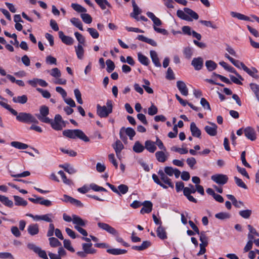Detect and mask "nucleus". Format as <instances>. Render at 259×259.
Wrapping results in <instances>:
<instances>
[{"mask_svg": "<svg viewBox=\"0 0 259 259\" xmlns=\"http://www.w3.org/2000/svg\"><path fill=\"white\" fill-rule=\"evenodd\" d=\"M87 30L93 38H97L99 37V34L96 29L93 28H88Z\"/></svg>", "mask_w": 259, "mask_h": 259, "instance_id": "0e129e2a", "label": "nucleus"}, {"mask_svg": "<svg viewBox=\"0 0 259 259\" xmlns=\"http://www.w3.org/2000/svg\"><path fill=\"white\" fill-rule=\"evenodd\" d=\"M177 87L182 95L185 96L188 95V89L184 81L181 80L178 81L177 82Z\"/></svg>", "mask_w": 259, "mask_h": 259, "instance_id": "f3484780", "label": "nucleus"}, {"mask_svg": "<svg viewBox=\"0 0 259 259\" xmlns=\"http://www.w3.org/2000/svg\"><path fill=\"white\" fill-rule=\"evenodd\" d=\"M0 105L9 110L11 114L16 116L17 120L25 123H38L37 119L31 114L27 112H21L18 113L15 110L12 108L8 104L0 101Z\"/></svg>", "mask_w": 259, "mask_h": 259, "instance_id": "f257e3e1", "label": "nucleus"}, {"mask_svg": "<svg viewBox=\"0 0 259 259\" xmlns=\"http://www.w3.org/2000/svg\"><path fill=\"white\" fill-rule=\"evenodd\" d=\"M13 197L15 205L18 206H26L27 204V202L23 198L15 195Z\"/></svg>", "mask_w": 259, "mask_h": 259, "instance_id": "4c0bfd02", "label": "nucleus"}, {"mask_svg": "<svg viewBox=\"0 0 259 259\" xmlns=\"http://www.w3.org/2000/svg\"><path fill=\"white\" fill-rule=\"evenodd\" d=\"M171 150L173 151L178 152L181 154H185L187 153L188 152L187 148H181L176 146L171 147Z\"/></svg>", "mask_w": 259, "mask_h": 259, "instance_id": "338daca9", "label": "nucleus"}, {"mask_svg": "<svg viewBox=\"0 0 259 259\" xmlns=\"http://www.w3.org/2000/svg\"><path fill=\"white\" fill-rule=\"evenodd\" d=\"M158 112V109L156 106L153 104L148 108V113L150 115H154Z\"/></svg>", "mask_w": 259, "mask_h": 259, "instance_id": "774afa93", "label": "nucleus"}, {"mask_svg": "<svg viewBox=\"0 0 259 259\" xmlns=\"http://www.w3.org/2000/svg\"><path fill=\"white\" fill-rule=\"evenodd\" d=\"M250 87L259 102V85L251 83L250 84Z\"/></svg>", "mask_w": 259, "mask_h": 259, "instance_id": "de8ad7c7", "label": "nucleus"}, {"mask_svg": "<svg viewBox=\"0 0 259 259\" xmlns=\"http://www.w3.org/2000/svg\"><path fill=\"white\" fill-rule=\"evenodd\" d=\"M231 15L232 17L236 18L241 20L250 21L249 17L239 13L231 12Z\"/></svg>", "mask_w": 259, "mask_h": 259, "instance_id": "72a5a7b5", "label": "nucleus"}, {"mask_svg": "<svg viewBox=\"0 0 259 259\" xmlns=\"http://www.w3.org/2000/svg\"><path fill=\"white\" fill-rule=\"evenodd\" d=\"M102 10H105L106 6L108 8H112L110 4L107 0H95Z\"/></svg>", "mask_w": 259, "mask_h": 259, "instance_id": "c9c22d12", "label": "nucleus"}, {"mask_svg": "<svg viewBox=\"0 0 259 259\" xmlns=\"http://www.w3.org/2000/svg\"><path fill=\"white\" fill-rule=\"evenodd\" d=\"M147 16L152 20L154 23L153 29L157 33L162 34L163 35H167V31L163 28H158L157 26H160L162 25V21L155 15L151 12H148L146 13Z\"/></svg>", "mask_w": 259, "mask_h": 259, "instance_id": "39448f33", "label": "nucleus"}, {"mask_svg": "<svg viewBox=\"0 0 259 259\" xmlns=\"http://www.w3.org/2000/svg\"><path fill=\"white\" fill-rule=\"evenodd\" d=\"M211 179L218 184L223 185L227 183L228 177L223 174H217L211 176Z\"/></svg>", "mask_w": 259, "mask_h": 259, "instance_id": "0eeeda50", "label": "nucleus"}, {"mask_svg": "<svg viewBox=\"0 0 259 259\" xmlns=\"http://www.w3.org/2000/svg\"><path fill=\"white\" fill-rule=\"evenodd\" d=\"M138 58L139 62L143 65L147 66L149 64L148 58L141 53L138 54Z\"/></svg>", "mask_w": 259, "mask_h": 259, "instance_id": "ea45409f", "label": "nucleus"}, {"mask_svg": "<svg viewBox=\"0 0 259 259\" xmlns=\"http://www.w3.org/2000/svg\"><path fill=\"white\" fill-rule=\"evenodd\" d=\"M63 244L64 247L67 250L72 252H74L75 251L74 249L71 246V242L69 240L64 239L63 241Z\"/></svg>", "mask_w": 259, "mask_h": 259, "instance_id": "bf43d9fd", "label": "nucleus"}, {"mask_svg": "<svg viewBox=\"0 0 259 259\" xmlns=\"http://www.w3.org/2000/svg\"><path fill=\"white\" fill-rule=\"evenodd\" d=\"M71 7L78 13H85L87 11L85 8L78 4L72 3L71 4Z\"/></svg>", "mask_w": 259, "mask_h": 259, "instance_id": "a19ab883", "label": "nucleus"}, {"mask_svg": "<svg viewBox=\"0 0 259 259\" xmlns=\"http://www.w3.org/2000/svg\"><path fill=\"white\" fill-rule=\"evenodd\" d=\"M80 17H81L82 21L87 24H90L92 22V18L88 14H87V13L81 14Z\"/></svg>", "mask_w": 259, "mask_h": 259, "instance_id": "6e6d98bb", "label": "nucleus"}, {"mask_svg": "<svg viewBox=\"0 0 259 259\" xmlns=\"http://www.w3.org/2000/svg\"><path fill=\"white\" fill-rule=\"evenodd\" d=\"M200 240L201 242L200 244H204V245H208V238L206 236L205 233L204 232H202L200 233Z\"/></svg>", "mask_w": 259, "mask_h": 259, "instance_id": "69168bd1", "label": "nucleus"}, {"mask_svg": "<svg viewBox=\"0 0 259 259\" xmlns=\"http://www.w3.org/2000/svg\"><path fill=\"white\" fill-rule=\"evenodd\" d=\"M28 233L31 236L37 235L39 232V226L37 224L29 225L27 228Z\"/></svg>", "mask_w": 259, "mask_h": 259, "instance_id": "412c9836", "label": "nucleus"}, {"mask_svg": "<svg viewBox=\"0 0 259 259\" xmlns=\"http://www.w3.org/2000/svg\"><path fill=\"white\" fill-rule=\"evenodd\" d=\"M215 217L219 220H224L229 219L231 215L227 212H221L215 214Z\"/></svg>", "mask_w": 259, "mask_h": 259, "instance_id": "8fccbe9b", "label": "nucleus"}, {"mask_svg": "<svg viewBox=\"0 0 259 259\" xmlns=\"http://www.w3.org/2000/svg\"><path fill=\"white\" fill-rule=\"evenodd\" d=\"M64 136L67 138L75 139H79L85 142H89L90 139L86 135L80 130H66L63 132Z\"/></svg>", "mask_w": 259, "mask_h": 259, "instance_id": "7ed1b4c3", "label": "nucleus"}, {"mask_svg": "<svg viewBox=\"0 0 259 259\" xmlns=\"http://www.w3.org/2000/svg\"><path fill=\"white\" fill-rule=\"evenodd\" d=\"M48 71L50 72L51 76L56 78L60 77L61 75V73L58 68H53L51 71Z\"/></svg>", "mask_w": 259, "mask_h": 259, "instance_id": "13d9d810", "label": "nucleus"}, {"mask_svg": "<svg viewBox=\"0 0 259 259\" xmlns=\"http://www.w3.org/2000/svg\"><path fill=\"white\" fill-rule=\"evenodd\" d=\"M74 93L77 102L80 104H82L83 101L81 98V94L80 91L78 89H76L74 91Z\"/></svg>", "mask_w": 259, "mask_h": 259, "instance_id": "052dcab7", "label": "nucleus"}, {"mask_svg": "<svg viewBox=\"0 0 259 259\" xmlns=\"http://www.w3.org/2000/svg\"><path fill=\"white\" fill-rule=\"evenodd\" d=\"M106 63L107 65V71L109 73H110L113 71L115 68V65L114 62L112 60L108 59L106 60Z\"/></svg>", "mask_w": 259, "mask_h": 259, "instance_id": "4d7b16f0", "label": "nucleus"}, {"mask_svg": "<svg viewBox=\"0 0 259 259\" xmlns=\"http://www.w3.org/2000/svg\"><path fill=\"white\" fill-rule=\"evenodd\" d=\"M150 57L152 59L153 63L156 67H161V63L159 61L158 55L156 51H150Z\"/></svg>", "mask_w": 259, "mask_h": 259, "instance_id": "bb28decb", "label": "nucleus"}, {"mask_svg": "<svg viewBox=\"0 0 259 259\" xmlns=\"http://www.w3.org/2000/svg\"><path fill=\"white\" fill-rule=\"evenodd\" d=\"M11 145L18 149H26L28 147V145L17 141L12 142Z\"/></svg>", "mask_w": 259, "mask_h": 259, "instance_id": "58836bf2", "label": "nucleus"}, {"mask_svg": "<svg viewBox=\"0 0 259 259\" xmlns=\"http://www.w3.org/2000/svg\"><path fill=\"white\" fill-rule=\"evenodd\" d=\"M138 40L145 42L153 47H156L157 42L153 39L145 37L143 35H139L137 38Z\"/></svg>", "mask_w": 259, "mask_h": 259, "instance_id": "a878e982", "label": "nucleus"}, {"mask_svg": "<svg viewBox=\"0 0 259 259\" xmlns=\"http://www.w3.org/2000/svg\"><path fill=\"white\" fill-rule=\"evenodd\" d=\"M113 105L111 100H108L106 106H101L98 104L97 106V113L101 118L108 116L112 112Z\"/></svg>", "mask_w": 259, "mask_h": 259, "instance_id": "20e7f679", "label": "nucleus"}, {"mask_svg": "<svg viewBox=\"0 0 259 259\" xmlns=\"http://www.w3.org/2000/svg\"><path fill=\"white\" fill-rule=\"evenodd\" d=\"M118 191L119 192V194H125L126 193L128 190V187L127 186L124 184H121L118 186Z\"/></svg>", "mask_w": 259, "mask_h": 259, "instance_id": "680f3d73", "label": "nucleus"}, {"mask_svg": "<svg viewBox=\"0 0 259 259\" xmlns=\"http://www.w3.org/2000/svg\"><path fill=\"white\" fill-rule=\"evenodd\" d=\"M49 114V108L45 105L40 106L39 108V113L36 114V117L41 122L46 123H49L51 125L52 127L56 131H60L63 127L61 123L56 121H53L51 119L48 117Z\"/></svg>", "mask_w": 259, "mask_h": 259, "instance_id": "f03ea898", "label": "nucleus"}, {"mask_svg": "<svg viewBox=\"0 0 259 259\" xmlns=\"http://www.w3.org/2000/svg\"><path fill=\"white\" fill-rule=\"evenodd\" d=\"M107 252L110 254L113 255H119L125 254L127 252V250L118 248L108 249Z\"/></svg>", "mask_w": 259, "mask_h": 259, "instance_id": "c756f323", "label": "nucleus"}, {"mask_svg": "<svg viewBox=\"0 0 259 259\" xmlns=\"http://www.w3.org/2000/svg\"><path fill=\"white\" fill-rule=\"evenodd\" d=\"M184 10L187 15L191 19L193 18L195 20H197L198 19V15L192 9L188 8H184Z\"/></svg>", "mask_w": 259, "mask_h": 259, "instance_id": "473e14b6", "label": "nucleus"}, {"mask_svg": "<svg viewBox=\"0 0 259 259\" xmlns=\"http://www.w3.org/2000/svg\"><path fill=\"white\" fill-rule=\"evenodd\" d=\"M59 37L62 41L67 45H72L73 43L74 40L73 38L65 35L62 31L59 32Z\"/></svg>", "mask_w": 259, "mask_h": 259, "instance_id": "dca6fc26", "label": "nucleus"}, {"mask_svg": "<svg viewBox=\"0 0 259 259\" xmlns=\"http://www.w3.org/2000/svg\"><path fill=\"white\" fill-rule=\"evenodd\" d=\"M243 70L255 79H257L259 78V76L257 74L258 71L255 68L252 67L251 69H249L245 66H244Z\"/></svg>", "mask_w": 259, "mask_h": 259, "instance_id": "393cba45", "label": "nucleus"}, {"mask_svg": "<svg viewBox=\"0 0 259 259\" xmlns=\"http://www.w3.org/2000/svg\"><path fill=\"white\" fill-rule=\"evenodd\" d=\"M70 22L74 26L77 27L79 30L81 31L83 30L82 23L78 18H72L70 19Z\"/></svg>", "mask_w": 259, "mask_h": 259, "instance_id": "79ce46f5", "label": "nucleus"}, {"mask_svg": "<svg viewBox=\"0 0 259 259\" xmlns=\"http://www.w3.org/2000/svg\"><path fill=\"white\" fill-rule=\"evenodd\" d=\"M190 131L192 135L194 137L198 138H200L201 132V131L198 128L194 122H192L190 124Z\"/></svg>", "mask_w": 259, "mask_h": 259, "instance_id": "4be33fe9", "label": "nucleus"}, {"mask_svg": "<svg viewBox=\"0 0 259 259\" xmlns=\"http://www.w3.org/2000/svg\"><path fill=\"white\" fill-rule=\"evenodd\" d=\"M145 148L150 153H154L157 148L155 145V143L151 140H147L145 142Z\"/></svg>", "mask_w": 259, "mask_h": 259, "instance_id": "aec40b11", "label": "nucleus"}, {"mask_svg": "<svg viewBox=\"0 0 259 259\" xmlns=\"http://www.w3.org/2000/svg\"><path fill=\"white\" fill-rule=\"evenodd\" d=\"M132 6L133 7V13L130 14L131 17L135 18L137 21L139 20V18L138 17V15L141 14L142 11L139 9L138 6L137 5L135 1L134 0H132Z\"/></svg>", "mask_w": 259, "mask_h": 259, "instance_id": "6ab92c4d", "label": "nucleus"}, {"mask_svg": "<svg viewBox=\"0 0 259 259\" xmlns=\"http://www.w3.org/2000/svg\"><path fill=\"white\" fill-rule=\"evenodd\" d=\"M97 225L100 229L113 235L116 236L118 234V231L106 223L99 222Z\"/></svg>", "mask_w": 259, "mask_h": 259, "instance_id": "1a4fd4ad", "label": "nucleus"}, {"mask_svg": "<svg viewBox=\"0 0 259 259\" xmlns=\"http://www.w3.org/2000/svg\"><path fill=\"white\" fill-rule=\"evenodd\" d=\"M177 15L181 19L188 21H192V19L187 15L184 10H178L177 12Z\"/></svg>", "mask_w": 259, "mask_h": 259, "instance_id": "f704fd0d", "label": "nucleus"}, {"mask_svg": "<svg viewBox=\"0 0 259 259\" xmlns=\"http://www.w3.org/2000/svg\"><path fill=\"white\" fill-rule=\"evenodd\" d=\"M155 157L157 161L160 162H164L167 159V157L163 151L156 152Z\"/></svg>", "mask_w": 259, "mask_h": 259, "instance_id": "7c9ffc66", "label": "nucleus"}, {"mask_svg": "<svg viewBox=\"0 0 259 259\" xmlns=\"http://www.w3.org/2000/svg\"><path fill=\"white\" fill-rule=\"evenodd\" d=\"M113 147L115 150L117 156H118L121 150L123 149L124 146L121 142L120 140H116L115 144L113 145Z\"/></svg>", "mask_w": 259, "mask_h": 259, "instance_id": "cd10ccee", "label": "nucleus"}, {"mask_svg": "<svg viewBox=\"0 0 259 259\" xmlns=\"http://www.w3.org/2000/svg\"><path fill=\"white\" fill-rule=\"evenodd\" d=\"M227 198L232 201L233 204L236 207L239 208L243 205L242 201H238L236 198L232 195L228 194L227 195Z\"/></svg>", "mask_w": 259, "mask_h": 259, "instance_id": "e433bc0d", "label": "nucleus"}, {"mask_svg": "<svg viewBox=\"0 0 259 259\" xmlns=\"http://www.w3.org/2000/svg\"><path fill=\"white\" fill-rule=\"evenodd\" d=\"M142 205H143V207L140 210V212L142 214L145 213H149L152 211L153 204L151 201H145Z\"/></svg>", "mask_w": 259, "mask_h": 259, "instance_id": "a211bd4d", "label": "nucleus"}, {"mask_svg": "<svg viewBox=\"0 0 259 259\" xmlns=\"http://www.w3.org/2000/svg\"><path fill=\"white\" fill-rule=\"evenodd\" d=\"M133 149L135 152L141 153L143 151L145 147L139 141H137L135 142Z\"/></svg>", "mask_w": 259, "mask_h": 259, "instance_id": "a18cd8bd", "label": "nucleus"}, {"mask_svg": "<svg viewBox=\"0 0 259 259\" xmlns=\"http://www.w3.org/2000/svg\"><path fill=\"white\" fill-rule=\"evenodd\" d=\"M245 136L251 141L256 139V133L254 130L251 127L248 126L244 130Z\"/></svg>", "mask_w": 259, "mask_h": 259, "instance_id": "ddd939ff", "label": "nucleus"}, {"mask_svg": "<svg viewBox=\"0 0 259 259\" xmlns=\"http://www.w3.org/2000/svg\"><path fill=\"white\" fill-rule=\"evenodd\" d=\"M182 31L185 34L188 35H192L193 37L196 38L197 40H200L201 39V35L200 34L197 33L194 30H191L190 26H184L182 27Z\"/></svg>", "mask_w": 259, "mask_h": 259, "instance_id": "9d476101", "label": "nucleus"}, {"mask_svg": "<svg viewBox=\"0 0 259 259\" xmlns=\"http://www.w3.org/2000/svg\"><path fill=\"white\" fill-rule=\"evenodd\" d=\"M28 99L26 95H22L21 96L14 97L13 98V101L14 103H18L24 104L27 102Z\"/></svg>", "mask_w": 259, "mask_h": 259, "instance_id": "2f4dec72", "label": "nucleus"}, {"mask_svg": "<svg viewBox=\"0 0 259 259\" xmlns=\"http://www.w3.org/2000/svg\"><path fill=\"white\" fill-rule=\"evenodd\" d=\"M33 196L35 198H29L28 199L34 203H38L47 207L50 206L52 205V202L49 200L45 199L43 197H37L35 195H33Z\"/></svg>", "mask_w": 259, "mask_h": 259, "instance_id": "6e6552de", "label": "nucleus"}, {"mask_svg": "<svg viewBox=\"0 0 259 259\" xmlns=\"http://www.w3.org/2000/svg\"><path fill=\"white\" fill-rule=\"evenodd\" d=\"M183 53L186 58L190 59L193 55L192 49L190 47H186L184 49Z\"/></svg>", "mask_w": 259, "mask_h": 259, "instance_id": "864d4df0", "label": "nucleus"}, {"mask_svg": "<svg viewBox=\"0 0 259 259\" xmlns=\"http://www.w3.org/2000/svg\"><path fill=\"white\" fill-rule=\"evenodd\" d=\"M191 65L196 70H199L202 69L203 66V60L200 57L194 58L192 61Z\"/></svg>", "mask_w": 259, "mask_h": 259, "instance_id": "4468645a", "label": "nucleus"}, {"mask_svg": "<svg viewBox=\"0 0 259 259\" xmlns=\"http://www.w3.org/2000/svg\"><path fill=\"white\" fill-rule=\"evenodd\" d=\"M92 243H83L82 244V249L89 254H94L96 250L92 247Z\"/></svg>", "mask_w": 259, "mask_h": 259, "instance_id": "b1692460", "label": "nucleus"}, {"mask_svg": "<svg viewBox=\"0 0 259 259\" xmlns=\"http://www.w3.org/2000/svg\"><path fill=\"white\" fill-rule=\"evenodd\" d=\"M252 213L251 210L250 209H246L243 210H241L239 212V215L242 217L244 219H248Z\"/></svg>", "mask_w": 259, "mask_h": 259, "instance_id": "5fc2aeb1", "label": "nucleus"}, {"mask_svg": "<svg viewBox=\"0 0 259 259\" xmlns=\"http://www.w3.org/2000/svg\"><path fill=\"white\" fill-rule=\"evenodd\" d=\"M234 180L236 185L241 188H244L245 189H247V186L242 181V180L237 177H234Z\"/></svg>", "mask_w": 259, "mask_h": 259, "instance_id": "e2e57ef3", "label": "nucleus"}, {"mask_svg": "<svg viewBox=\"0 0 259 259\" xmlns=\"http://www.w3.org/2000/svg\"><path fill=\"white\" fill-rule=\"evenodd\" d=\"M75 52L78 59L81 60L83 58L84 50L83 48V47L80 44H78V45L75 47Z\"/></svg>", "mask_w": 259, "mask_h": 259, "instance_id": "c85d7f7f", "label": "nucleus"}, {"mask_svg": "<svg viewBox=\"0 0 259 259\" xmlns=\"http://www.w3.org/2000/svg\"><path fill=\"white\" fill-rule=\"evenodd\" d=\"M4 205L9 207H12L13 206V202L12 200H10L8 197L3 196L1 201Z\"/></svg>", "mask_w": 259, "mask_h": 259, "instance_id": "49530a36", "label": "nucleus"}, {"mask_svg": "<svg viewBox=\"0 0 259 259\" xmlns=\"http://www.w3.org/2000/svg\"><path fill=\"white\" fill-rule=\"evenodd\" d=\"M72 223L75 225L74 226L78 227H84L87 224V221L82 220L80 217L75 214L72 215Z\"/></svg>", "mask_w": 259, "mask_h": 259, "instance_id": "2eb2a0df", "label": "nucleus"}, {"mask_svg": "<svg viewBox=\"0 0 259 259\" xmlns=\"http://www.w3.org/2000/svg\"><path fill=\"white\" fill-rule=\"evenodd\" d=\"M196 192V187L195 188L193 185L190 184L188 187H185L184 189V196L189 201L196 203H197V200L191 195V194L195 193Z\"/></svg>", "mask_w": 259, "mask_h": 259, "instance_id": "423d86ee", "label": "nucleus"}, {"mask_svg": "<svg viewBox=\"0 0 259 259\" xmlns=\"http://www.w3.org/2000/svg\"><path fill=\"white\" fill-rule=\"evenodd\" d=\"M60 167L63 168L65 171L71 175L76 172V169L74 167L71 166L68 164L60 165Z\"/></svg>", "mask_w": 259, "mask_h": 259, "instance_id": "c03bdc74", "label": "nucleus"}, {"mask_svg": "<svg viewBox=\"0 0 259 259\" xmlns=\"http://www.w3.org/2000/svg\"><path fill=\"white\" fill-rule=\"evenodd\" d=\"M50 245L53 247L61 246V243L55 237H50L49 239Z\"/></svg>", "mask_w": 259, "mask_h": 259, "instance_id": "3c124183", "label": "nucleus"}, {"mask_svg": "<svg viewBox=\"0 0 259 259\" xmlns=\"http://www.w3.org/2000/svg\"><path fill=\"white\" fill-rule=\"evenodd\" d=\"M158 174L160 177V179L164 183L172 189L174 188V185L171 182V179L167 176L162 170H159Z\"/></svg>", "mask_w": 259, "mask_h": 259, "instance_id": "f8f14e48", "label": "nucleus"}, {"mask_svg": "<svg viewBox=\"0 0 259 259\" xmlns=\"http://www.w3.org/2000/svg\"><path fill=\"white\" fill-rule=\"evenodd\" d=\"M90 188L96 192H100V191L107 192V190L105 188H104L102 187L99 186L94 183H92L90 185Z\"/></svg>", "mask_w": 259, "mask_h": 259, "instance_id": "603ef678", "label": "nucleus"}, {"mask_svg": "<svg viewBox=\"0 0 259 259\" xmlns=\"http://www.w3.org/2000/svg\"><path fill=\"white\" fill-rule=\"evenodd\" d=\"M124 132L125 134L129 137L130 139L131 140H133V137L136 135L135 131H134V130L133 128H132L131 127L125 128L124 127Z\"/></svg>", "mask_w": 259, "mask_h": 259, "instance_id": "09e8293b", "label": "nucleus"}, {"mask_svg": "<svg viewBox=\"0 0 259 259\" xmlns=\"http://www.w3.org/2000/svg\"><path fill=\"white\" fill-rule=\"evenodd\" d=\"M205 66L209 71H212L216 69L217 64L212 60H207L205 62Z\"/></svg>", "mask_w": 259, "mask_h": 259, "instance_id": "37998d69", "label": "nucleus"}, {"mask_svg": "<svg viewBox=\"0 0 259 259\" xmlns=\"http://www.w3.org/2000/svg\"><path fill=\"white\" fill-rule=\"evenodd\" d=\"M208 123L210 125H206L204 127L205 131L206 133L210 136H215L217 134V125L213 122L208 121Z\"/></svg>", "mask_w": 259, "mask_h": 259, "instance_id": "9b49d317", "label": "nucleus"}, {"mask_svg": "<svg viewBox=\"0 0 259 259\" xmlns=\"http://www.w3.org/2000/svg\"><path fill=\"white\" fill-rule=\"evenodd\" d=\"M156 234L157 236L161 240H164L167 238L165 229L161 225H159L157 228Z\"/></svg>", "mask_w": 259, "mask_h": 259, "instance_id": "5701e85b", "label": "nucleus"}]
</instances>
